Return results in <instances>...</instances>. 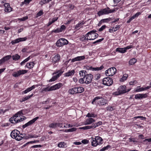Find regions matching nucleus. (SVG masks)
<instances>
[{
    "instance_id": "obj_38",
    "label": "nucleus",
    "mask_w": 151,
    "mask_h": 151,
    "mask_svg": "<svg viewBox=\"0 0 151 151\" xmlns=\"http://www.w3.org/2000/svg\"><path fill=\"white\" fill-rule=\"evenodd\" d=\"M13 117H14L13 120L14 122V124L18 123V122H17V121H18V116H16L15 115L13 116Z\"/></svg>"
},
{
    "instance_id": "obj_29",
    "label": "nucleus",
    "mask_w": 151,
    "mask_h": 151,
    "mask_svg": "<svg viewBox=\"0 0 151 151\" xmlns=\"http://www.w3.org/2000/svg\"><path fill=\"white\" fill-rule=\"evenodd\" d=\"M128 77V75L127 74H124L123 75V76L120 79L121 82H123L125 81L127 77Z\"/></svg>"
},
{
    "instance_id": "obj_31",
    "label": "nucleus",
    "mask_w": 151,
    "mask_h": 151,
    "mask_svg": "<svg viewBox=\"0 0 151 151\" xmlns=\"http://www.w3.org/2000/svg\"><path fill=\"white\" fill-rule=\"evenodd\" d=\"M78 93H81L83 92L84 91V88L81 87H77Z\"/></svg>"
},
{
    "instance_id": "obj_43",
    "label": "nucleus",
    "mask_w": 151,
    "mask_h": 151,
    "mask_svg": "<svg viewBox=\"0 0 151 151\" xmlns=\"http://www.w3.org/2000/svg\"><path fill=\"white\" fill-rule=\"evenodd\" d=\"M111 19L110 18H109L104 19L101 20V21L103 22H108L110 21Z\"/></svg>"
},
{
    "instance_id": "obj_56",
    "label": "nucleus",
    "mask_w": 151,
    "mask_h": 151,
    "mask_svg": "<svg viewBox=\"0 0 151 151\" xmlns=\"http://www.w3.org/2000/svg\"><path fill=\"white\" fill-rule=\"evenodd\" d=\"M61 32V30L59 28L55 30H53L52 31V32H55L56 33H59Z\"/></svg>"
},
{
    "instance_id": "obj_22",
    "label": "nucleus",
    "mask_w": 151,
    "mask_h": 151,
    "mask_svg": "<svg viewBox=\"0 0 151 151\" xmlns=\"http://www.w3.org/2000/svg\"><path fill=\"white\" fill-rule=\"evenodd\" d=\"M69 92L72 94L78 93L77 87H74L70 89L69 91Z\"/></svg>"
},
{
    "instance_id": "obj_50",
    "label": "nucleus",
    "mask_w": 151,
    "mask_h": 151,
    "mask_svg": "<svg viewBox=\"0 0 151 151\" xmlns=\"http://www.w3.org/2000/svg\"><path fill=\"white\" fill-rule=\"evenodd\" d=\"M114 107L109 106L106 108V109L108 111H112L114 109Z\"/></svg>"
},
{
    "instance_id": "obj_8",
    "label": "nucleus",
    "mask_w": 151,
    "mask_h": 151,
    "mask_svg": "<svg viewBox=\"0 0 151 151\" xmlns=\"http://www.w3.org/2000/svg\"><path fill=\"white\" fill-rule=\"evenodd\" d=\"M60 58V56L59 54H57L53 57L52 59V63L54 65V67L57 66L58 63L59 61Z\"/></svg>"
},
{
    "instance_id": "obj_2",
    "label": "nucleus",
    "mask_w": 151,
    "mask_h": 151,
    "mask_svg": "<svg viewBox=\"0 0 151 151\" xmlns=\"http://www.w3.org/2000/svg\"><path fill=\"white\" fill-rule=\"evenodd\" d=\"M10 135L12 138L15 139L18 141L21 140L24 137L23 134H20L19 131L17 130L12 131Z\"/></svg>"
},
{
    "instance_id": "obj_23",
    "label": "nucleus",
    "mask_w": 151,
    "mask_h": 151,
    "mask_svg": "<svg viewBox=\"0 0 151 151\" xmlns=\"http://www.w3.org/2000/svg\"><path fill=\"white\" fill-rule=\"evenodd\" d=\"M35 63L33 62H31L29 63H27L25 67L31 69L33 67Z\"/></svg>"
},
{
    "instance_id": "obj_39",
    "label": "nucleus",
    "mask_w": 151,
    "mask_h": 151,
    "mask_svg": "<svg viewBox=\"0 0 151 151\" xmlns=\"http://www.w3.org/2000/svg\"><path fill=\"white\" fill-rule=\"evenodd\" d=\"M52 0H41L40 2V4H45L49 3Z\"/></svg>"
},
{
    "instance_id": "obj_63",
    "label": "nucleus",
    "mask_w": 151,
    "mask_h": 151,
    "mask_svg": "<svg viewBox=\"0 0 151 151\" xmlns=\"http://www.w3.org/2000/svg\"><path fill=\"white\" fill-rule=\"evenodd\" d=\"M81 142L83 143L84 144H87L89 142L86 139L83 140Z\"/></svg>"
},
{
    "instance_id": "obj_60",
    "label": "nucleus",
    "mask_w": 151,
    "mask_h": 151,
    "mask_svg": "<svg viewBox=\"0 0 151 151\" xmlns=\"http://www.w3.org/2000/svg\"><path fill=\"white\" fill-rule=\"evenodd\" d=\"M38 141L37 140H34V141H33L29 142H27V143H26V144H25L24 145L25 146L26 145H27L28 144H32V143L37 142Z\"/></svg>"
},
{
    "instance_id": "obj_20",
    "label": "nucleus",
    "mask_w": 151,
    "mask_h": 151,
    "mask_svg": "<svg viewBox=\"0 0 151 151\" xmlns=\"http://www.w3.org/2000/svg\"><path fill=\"white\" fill-rule=\"evenodd\" d=\"M95 122V120L91 118H89L87 119L86 120L85 122V125L89 124Z\"/></svg>"
},
{
    "instance_id": "obj_48",
    "label": "nucleus",
    "mask_w": 151,
    "mask_h": 151,
    "mask_svg": "<svg viewBox=\"0 0 151 151\" xmlns=\"http://www.w3.org/2000/svg\"><path fill=\"white\" fill-rule=\"evenodd\" d=\"M91 128V127L90 126H85L80 128L81 129L84 130L89 129Z\"/></svg>"
},
{
    "instance_id": "obj_30",
    "label": "nucleus",
    "mask_w": 151,
    "mask_h": 151,
    "mask_svg": "<svg viewBox=\"0 0 151 151\" xmlns=\"http://www.w3.org/2000/svg\"><path fill=\"white\" fill-rule=\"evenodd\" d=\"M137 60L135 58H133L131 59L129 62V64L132 65L134 64L137 62Z\"/></svg>"
},
{
    "instance_id": "obj_36",
    "label": "nucleus",
    "mask_w": 151,
    "mask_h": 151,
    "mask_svg": "<svg viewBox=\"0 0 151 151\" xmlns=\"http://www.w3.org/2000/svg\"><path fill=\"white\" fill-rule=\"evenodd\" d=\"M33 94L32 93L31 95H29L24 98H23L22 99V101H25L28 99H29L31 97H32L33 96Z\"/></svg>"
},
{
    "instance_id": "obj_52",
    "label": "nucleus",
    "mask_w": 151,
    "mask_h": 151,
    "mask_svg": "<svg viewBox=\"0 0 151 151\" xmlns=\"http://www.w3.org/2000/svg\"><path fill=\"white\" fill-rule=\"evenodd\" d=\"M134 119H136L137 118H140L141 120H144L146 119V118L145 117L142 116H135L134 118Z\"/></svg>"
},
{
    "instance_id": "obj_6",
    "label": "nucleus",
    "mask_w": 151,
    "mask_h": 151,
    "mask_svg": "<svg viewBox=\"0 0 151 151\" xmlns=\"http://www.w3.org/2000/svg\"><path fill=\"white\" fill-rule=\"evenodd\" d=\"M68 43V41L63 38H60L58 40L56 43V45L58 47L63 46L64 45H67Z\"/></svg>"
},
{
    "instance_id": "obj_47",
    "label": "nucleus",
    "mask_w": 151,
    "mask_h": 151,
    "mask_svg": "<svg viewBox=\"0 0 151 151\" xmlns=\"http://www.w3.org/2000/svg\"><path fill=\"white\" fill-rule=\"evenodd\" d=\"M24 111H25V110H21V111L17 112V113H16L15 115H16V116H18L19 115H21V114L23 115V114H24L23 113H24Z\"/></svg>"
},
{
    "instance_id": "obj_28",
    "label": "nucleus",
    "mask_w": 151,
    "mask_h": 151,
    "mask_svg": "<svg viewBox=\"0 0 151 151\" xmlns=\"http://www.w3.org/2000/svg\"><path fill=\"white\" fill-rule=\"evenodd\" d=\"M12 58L13 60L16 61L18 60L20 58V56L17 54H16L13 55Z\"/></svg>"
},
{
    "instance_id": "obj_55",
    "label": "nucleus",
    "mask_w": 151,
    "mask_h": 151,
    "mask_svg": "<svg viewBox=\"0 0 151 151\" xmlns=\"http://www.w3.org/2000/svg\"><path fill=\"white\" fill-rule=\"evenodd\" d=\"M28 19V17L27 16H26L24 17H23L22 18H21L19 19V20L21 21H24Z\"/></svg>"
},
{
    "instance_id": "obj_9",
    "label": "nucleus",
    "mask_w": 151,
    "mask_h": 151,
    "mask_svg": "<svg viewBox=\"0 0 151 151\" xmlns=\"http://www.w3.org/2000/svg\"><path fill=\"white\" fill-rule=\"evenodd\" d=\"M103 84L107 86L111 85L113 83V80L111 78L106 77L103 80Z\"/></svg>"
},
{
    "instance_id": "obj_25",
    "label": "nucleus",
    "mask_w": 151,
    "mask_h": 151,
    "mask_svg": "<svg viewBox=\"0 0 151 151\" xmlns=\"http://www.w3.org/2000/svg\"><path fill=\"white\" fill-rule=\"evenodd\" d=\"M116 51L122 53L126 52V49L125 48H117L116 49Z\"/></svg>"
},
{
    "instance_id": "obj_21",
    "label": "nucleus",
    "mask_w": 151,
    "mask_h": 151,
    "mask_svg": "<svg viewBox=\"0 0 151 151\" xmlns=\"http://www.w3.org/2000/svg\"><path fill=\"white\" fill-rule=\"evenodd\" d=\"M58 126H60V124L58 122L52 123L50 124L49 125V127L54 129L58 127Z\"/></svg>"
},
{
    "instance_id": "obj_26",
    "label": "nucleus",
    "mask_w": 151,
    "mask_h": 151,
    "mask_svg": "<svg viewBox=\"0 0 151 151\" xmlns=\"http://www.w3.org/2000/svg\"><path fill=\"white\" fill-rule=\"evenodd\" d=\"M74 73V70H72L71 71H70L69 72L66 73L65 74V76H70L73 75Z\"/></svg>"
},
{
    "instance_id": "obj_42",
    "label": "nucleus",
    "mask_w": 151,
    "mask_h": 151,
    "mask_svg": "<svg viewBox=\"0 0 151 151\" xmlns=\"http://www.w3.org/2000/svg\"><path fill=\"white\" fill-rule=\"evenodd\" d=\"M59 73H57L55 76L56 78H57V79L63 73V71L62 70H60Z\"/></svg>"
},
{
    "instance_id": "obj_4",
    "label": "nucleus",
    "mask_w": 151,
    "mask_h": 151,
    "mask_svg": "<svg viewBox=\"0 0 151 151\" xmlns=\"http://www.w3.org/2000/svg\"><path fill=\"white\" fill-rule=\"evenodd\" d=\"M91 145L96 147L98 145H101L103 143L102 139L99 136H96L95 138L92 137L91 138Z\"/></svg>"
},
{
    "instance_id": "obj_27",
    "label": "nucleus",
    "mask_w": 151,
    "mask_h": 151,
    "mask_svg": "<svg viewBox=\"0 0 151 151\" xmlns=\"http://www.w3.org/2000/svg\"><path fill=\"white\" fill-rule=\"evenodd\" d=\"M84 23L83 21L79 22L78 24H77L76 25L75 28L76 29H78L79 28H80L83 27V25L84 24Z\"/></svg>"
},
{
    "instance_id": "obj_59",
    "label": "nucleus",
    "mask_w": 151,
    "mask_h": 151,
    "mask_svg": "<svg viewBox=\"0 0 151 151\" xmlns=\"http://www.w3.org/2000/svg\"><path fill=\"white\" fill-rule=\"evenodd\" d=\"M104 40V38H102L101 39H99L95 42H93V43L94 44H95L96 43H98L100 42H101V41H102V40Z\"/></svg>"
},
{
    "instance_id": "obj_16",
    "label": "nucleus",
    "mask_w": 151,
    "mask_h": 151,
    "mask_svg": "<svg viewBox=\"0 0 151 151\" xmlns=\"http://www.w3.org/2000/svg\"><path fill=\"white\" fill-rule=\"evenodd\" d=\"M104 66L102 65L99 67L93 68L91 67L88 66L86 68L88 70H99L102 69L104 68Z\"/></svg>"
},
{
    "instance_id": "obj_1",
    "label": "nucleus",
    "mask_w": 151,
    "mask_h": 151,
    "mask_svg": "<svg viewBox=\"0 0 151 151\" xmlns=\"http://www.w3.org/2000/svg\"><path fill=\"white\" fill-rule=\"evenodd\" d=\"M130 90L131 89H127V87L125 86H121L118 88L116 91L113 93V94L114 96L122 95L129 92Z\"/></svg>"
},
{
    "instance_id": "obj_17",
    "label": "nucleus",
    "mask_w": 151,
    "mask_h": 151,
    "mask_svg": "<svg viewBox=\"0 0 151 151\" xmlns=\"http://www.w3.org/2000/svg\"><path fill=\"white\" fill-rule=\"evenodd\" d=\"M85 59V57L84 56H78L74 58H73L71 61L72 62H73L76 61H80L82 60H83Z\"/></svg>"
},
{
    "instance_id": "obj_54",
    "label": "nucleus",
    "mask_w": 151,
    "mask_h": 151,
    "mask_svg": "<svg viewBox=\"0 0 151 151\" xmlns=\"http://www.w3.org/2000/svg\"><path fill=\"white\" fill-rule=\"evenodd\" d=\"M25 119H26V118L25 116H23V118H22L21 117L20 118V116H18V120L17 121V122H19L23 121Z\"/></svg>"
},
{
    "instance_id": "obj_49",
    "label": "nucleus",
    "mask_w": 151,
    "mask_h": 151,
    "mask_svg": "<svg viewBox=\"0 0 151 151\" xmlns=\"http://www.w3.org/2000/svg\"><path fill=\"white\" fill-rule=\"evenodd\" d=\"M101 97H95L92 101L91 103L92 104H94V102L96 101L97 100L101 98Z\"/></svg>"
},
{
    "instance_id": "obj_18",
    "label": "nucleus",
    "mask_w": 151,
    "mask_h": 151,
    "mask_svg": "<svg viewBox=\"0 0 151 151\" xmlns=\"http://www.w3.org/2000/svg\"><path fill=\"white\" fill-rule=\"evenodd\" d=\"M63 84L61 83H59L55 85L52 86V88L53 90H56L59 89L60 87L62 86Z\"/></svg>"
},
{
    "instance_id": "obj_34",
    "label": "nucleus",
    "mask_w": 151,
    "mask_h": 151,
    "mask_svg": "<svg viewBox=\"0 0 151 151\" xmlns=\"http://www.w3.org/2000/svg\"><path fill=\"white\" fill-rule=\"evenodd\" d=\"M139 87H140V86L137 87V88L135 90L136 92H138L145 90V88L142 87L140 88H138Z\"/></svg>"
},
{
    "instance_id": "obj_64",
    "label": "nucleus",
    "mask_w": 151,
    "mask_h": 151,
    "mask_svg": "<svg viewBox=\"0 0 151 151\" xmlns=\"http://www.w3.org/2000/svg\"><path fill=\"white\" fill-rule=\"evenodd\" d=\"M137 81H131L129 82V84L130 85H132L136 84Z\"/></svg>"
},
{
    "instance_id": "obj_44",
    "label": "nucleus",
    "mask_w": 151,
    "mask_h": 151,
    "mask_svg": "<svg viewBox=\"0 0 151 151\" xmlns=\"http://www.w3.org/2000/svg\"><path fill=\"white\" fill-rule=\"evenodd\" d=\"M141 14V13L140 12H138L137 13L134 15L133 16H132L131 17L132 19H133L135 18L138 17V16Z\"/></svg>"
},
{
    "instance_id": "obj_10",
    "label": "nucleus",
    "mask_w": 151,
    "mask_h": 151,
    "mask_svg": "<svg viewBox=\"0 0 151 151\" xmlns=\"http://www.w3.org/2000/svg\"><path fill=\"white\" fill-rule=\"evenodd\" d=\"M28 71L26 70H20L14 72L12 76L15 77H18L22 75H23L27 72Z\"/></svg>"
},
{
    "instance_id": "obj_7",
    "label": "nucleus",
    "mask_w": 151,
    "mask_h": 151,
    "mask_svg": "<svg viewBox=\"0 0 151 151\" xmlns=\"http://www.w3.org/2000/svg\"><path fill=\"white\" fill-rule=\"evenodd\" d=\"M116 71V68L112 67L106 70L105 73L107 76H112L115 74Z\"/></svg>"
},
{
    "instance_id": "obj_14",
    "label": "nucleus",
    "mask_w": 151,
    "mask_h": 151,
    "mask_svg": "<svg viewBox=\"0 0 151 151\" xmlns=\"http://www.w3.org/2000/svg\"><path fill=\"white\" fill-rule=\"evenodd\" d=\"M5 7L4 11L6 12H9L12 11V8L10 7L9 4L5 3L4 4Z\"/></svg>"
},
{
    "instance_id": "obj_46",
    "label": "nucleus",
    "mask_w": 151,
    "mask_h": 151,
    "mask_svg": "<svg viewBox=\"0 0 151 151\" xmlns=\"http://www.w3.org/2000/svg\"><path fill=\"white\" fill-rule=\"evenodd\" d=\"M141 14V13L140 12H138L137 13L134 15L133 16H132L131 17L132 19H133L135 18L138 17V16Z\"/></svg>"
},
{
    "instance_id": "obj_53",
    "label": "nucleus",
    "mask_w": 151,
    "mask_h": 151,
    "mask_svg": "<svg viewBox=\"0 0 151 151\" xmlns=\"http://www.w3.org/2000/svg\"><path fill=\"white\" fill-rule=\"evenodd\" d=\"M57 79V78H56V77H55L54 76H53L52 77V78L49 80V82L54 81H55Z\"/></svg>"
},
{
    "instance_id": "obj_40",
    "label": "nucleus",
    "mask_w": 151,
    "mask_h": 151,
    "mask_svg": "<svg viewBox=\"0 0 151 151\" xmlns=\"http://www.w3.org/2000/svg\"><path fill=\"white\" fill-rule=\"evenodd\" d=\"M111 147L109 145H108L106 147H104L100 150V151H104L106 150H107L108 149Z\"/></svg>"
},
{
    "instance_id": "obj_57",
    "label": "nucleus",
    "mask_w": 151,
    "mask_h": 151,
    "mask_svg": "<svg viewBox=\"0 0 151 151\" xmlns=\"http://www.w3.org/2000/svg\"><path fill=\"white\" fill-rule=\"evenodd\" d=\"M59 124H60V126H58V127H59L63 128H66L64 123H59Z\"/></svg>"
},
{
    "instance_id": "obj_37",
    "label": "nucleus",
    "mask_w": 151,
    "mask_h": 151,
    "mask_svg": "<svg viewBox=\"0 0 151 151\" xmlns=\"http://www.w3.org/2000/svg\"><path fill=\"white\" fill-rule=\"evenodd\" d=\"M43 91H52V89L51 86L50 87L48 86L46 88H44Z\"/></svg>"
},
{
    "instance_id": "obj_45",
    "label": "nucleus",
    "mask_w": 151,
    "mask_h": 151,
    "mask_svg": "<svg viewBox=\"0 0 151 151\" xmlns=\"http://www.w3.org/2000/svg\"><path fill=\"white\" fill-rule=\"evenodd\" d=\"M141 14V13L140 12H138L137 13L134 15L133 16H132L131 17L132 19H133L135 18L138 17V16Z\"/></svg>"
},
{
    "instance_id": "obj_35",
    "label": "nucleus",
    "mask_w": 151,
    "mask_h": 151,
    "mask_svg": "<svg viewBox=\"0 0 151 151\" xmlns=\"http://www.w3.org/2000/svg\"><path fill=\"white\" fill-rule=\"evenodd\" d=\"M97 115L96 114H93L91 113L90 114V113H88L87 115L86 116L88 117H96V116Z\"/></svg>"
},
{
    "instance_id": "obj_41",
    "label": "nucleus",
    "mask_w": 151,
    "mask_h": 151,
    "mask_svg": "<svg viewBox=\"0 0 151 151\" xmlns=\"http://www.w3.org/2000/svg\"><path fill=\"white\" fill-rule=\"evenodd\" d=\"M37 87V85H34L32 86L31 87L28 88L27 89L28 91V92L31 91L32 89H34L35 86Z\"/></svg>"
},
{
    "instance_id": "obj_5",
    "label": "nucleus",
    "mask_w": 151,
    "mask_h": 151,
    "mask_svg": "<svg viewBox=\"0 0 151 151\" xmlns=\"http://www.w3.org/2000/svg\"><path fill=\"white\" fill-rule=\"evenodd\" d=\"M115 11L114 9H111L107 7L106 8L101 9L97 13L99 16H100L104 14H107L109 13L114 12Z\"/></svg>"
},
{
    "instance_id": "obj_11",
    "label": "nucleus",
    "mask_w": 151,
    "mask_h": 151,
    "mask_svg": "<svg viewBox=\"0 0 151 151\" xmlns=\"http://www.w3.org/2000/svg\"><path fill=\"white\" fill-rule=\"evenodd\" d=\"M39 117L38 116H37L34 118L27 123H26L25 124L23 125L22 126V128L23 129H24L27 127L32 125L37 119H39Z\"/></svg>"
},
{
    "instance_id": "obj_3",
    "label": "nucleus",
    "mask_w": 151,
    "mask_h": 151,
    "mask_svg": "<svg viewBox=\"0 0 151 151\" xmlns=\"http://www.w3.org/2000/svg\"><path fill=\"white\" fill-rule=\"evenodd\" d=\"M93 77V76L90 74H86L83 78L80 79L79 82L81 84H89L91 83Z\"/></svg>"
},
{
    "instance_id": "obj_33",
    "label": "nucleus",
    "mask_w": 151,
    "mask_h": 151,
    "mask_svg": "<svg viewBox=\"0 0 151 151\" xmlns=\"http://www.w3.org/2000/svg\"><path fill=\"white\" fill-rule=\"evenodd\" d=\"M86 71L84 70H82L79 72V74L81 76H83L86 75Z\"/></svg>"
},
{
    "instance_id": "obj_51",
    "label": "nucleus",
    "mask_w": 151,
    "mask_h": 151,
    "mask_svg": "<svg viewBox=\"0 0 151 151\" xmlns=\"http://www.w3.org/2000/svg\"><path fill=\"white\" fill-rule=\"evenodd\" d=\"M43 14V12L42 10H40L38 12L37 14V17H38L42 15Z\"/></svg>"
},
{
    "instance_id": "obj_15",
    "label": "nucleus",
    "mask_w": 151,
    "mask_h": 151,
    "mask_svg": "<svg viewBox=\"0 0 151 151\" xmlns=\"http://www.w3.org/2000/svg\"><path fill=\"white\" fill-rule=\"evenodd\" d=\"M147 94H136L135 95V98L136 99H142L143 98H146L147 97Z\"/></svg>"
},
{
    "instance_id": "obj_58",
    "label": "nucleus",
    "mask_w": 151,
    "mask_h": 151,
    "mask_svg": "<svg viewBox=\"0 0 151 151\" xmlns=\"http://www.w3.org/2000/svg\"><path fill=\"white\" fill-rule=\"evenodd\" d=\"M61 30V32L65 29L66 27L64 25H62L61 26L60 28H59Z\"/></svg>"
},
{
    "instance_id": "obj_19",
    "label": "nucleus",
    "mask_w": 151,
    "mask_h": 151,
    "mask_svg": "<svg viewBox=\"0 0 151 151\" xmlns=\"http://www.w3.org/2000/svg\"><path fill=\"white\" fill-rule=\"evenodd\" d=\"M99 97H101V98L100 99L101 100L98 101V104L100 105H104L106 104L107 103L105 99L103 98L102 96H99Z\"/></svg>"
},
{
    "instance_id": "obj_24",
    "label": "nucleus",
    "mask_w": 151,
    "mask_h": 151,
    "mask_svg": "<svg viewBox=\"0 0 151 151\" xmlns=\"http://www.w3.org/2000/svg\"><path fill=\"white\" fill-rule=\"evenodd\" d=\"M97 31L96 30H93L88 32L84 36L86 37V38L88 37H89V36H89L90 35H91L93 34H94Z\"/></svg>"
},
{
    "instance_id": "obj_61",
    "label": "nucleus",
    "mask_w": 151,
    "mask_h": 151,
    "mask_svg": "<svg viewBox=\"0 0 151 151\" xmlns=\"http://www.w3.org/2000/svg\"><path fill=\"white\" fill-rule=\"evenodd\" d=\"M64 142H60L58 144V146L60 147H64Z\"/></svg>"
},
{
    "instance_id": "obj_32",
    "label": "nucleus",
    "mask_w": 151,
    "mask_h": 151,
    "mask_svg": "<svg viewBox=\"0 0 151 151\" xmlns=\"http://www.w3.org/2000/svg\"><path fill=\"white\" fill-rule=\"evenodd\" d=\"M38 137V136L37 135L34 134V135H32V134H29L28 135V137H26L25 138V139H26L27 138H37Z\"/></svg>"
},
{
    "instance_id": "obj_12",
    "label": "nucleus",
    "mask_w": 151,
    "mask_h": 151,
    "mask_svg": "<svg viewBox=\"0 0 151 151\" xmlns=\"http://www.w3.org/2000/svg\"><path fill=\"white\" fill-rule=\"evenodd\" d=\"M27 39V38L26 37L20 38L12 41L11 42V43L12 45H14L20 42L25 41Z\"/></svg>"
},
{
    "instance_id": "obj_13",
    "label": "nucleus",
    "mask_w": 151,
    "mask_h": 151,
    "mask_svg": "<svg viewBox=\"0 0 151 151\" xmlns=\"http://www.w3.org/2000/svg\"><path fill=\"white\" fill-rule=\"evenodd\" d=\"M12 58L11 55H6L0 60V65H2L3 63L8 61Z\"/></svg>"
},
{
    "instance_id": "obj_62",
    "label": "nucleus",
    "mask_w": 151,
    "mask_h": 151,
    "mask_svg": "<svg viewBox=\"0 0 151 151\" xmlns=\"http://www.w3.org/2000/svg\"><path fill=\"white\" fill-rule=\"evenodd\" d=\"M106 26L104 25L102 26L99 30V31L100 32L102 31L106 27Z\"/></svg>"
}]
</instances>
